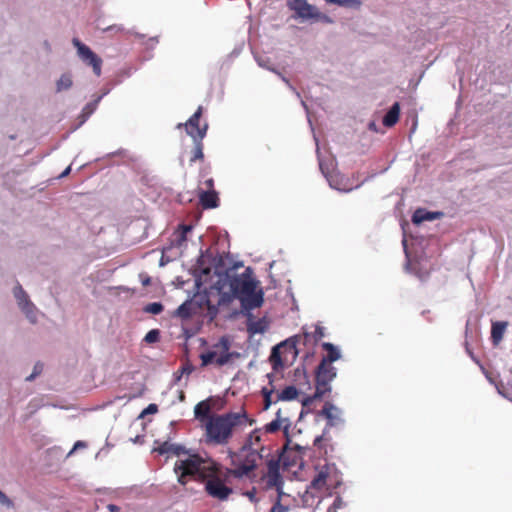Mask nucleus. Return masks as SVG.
Segmentation results:
<instances>
[{
  "label": "nucleus",
  "mask_w": 512,
  "mask_h": 512,
  "mask_svg": "<svg viewBox=\"0 0 512 512\" xmlns=\"http://www.w3.org/2000/svg\"><path fill=\"white\" fill-rule=\"evenodd\" d=\"M264 458L259 452L249 451L243 447L232 455V469L228 473L235 478H249L256 470L258 463Z\"/></svg>",
  "instance_id": "6"
},
{
  "label": "nucleus",
  "mask_w": 512,
  "mask_h": 512,
  "mask_svg": "<svg viewBox=\"0 0 512 512\" xmlns=\"http://www.w3.org/2000/svg\"><path fill=\"white\" fill-rule=\"evenodd\" d=\"M0 503L7 507H13V502L1 490H0Z\"/></svg>",
  "instance_id": "41"
},
{
  "label": "nucleus",
  "mask_w": 512,
  "mask_h": 512,
  "mask_svg": "<svg viewBox=\"0 0 512 512\" xmlns=\"http://www.w3.org/2000/svg\"><path fill=\"white\" fill-rule=\"evenodd\" d=\"M343 506H345V503L342 501V499L339 496H337L335 498L333 504L329 508L328 512H337V509H340Z\"/></svg>",
  "instance_id": "37"
},
{
  "label": "nucleus",
  "mask_w": 512,
  "mask_h": 512,
  "mask_svg": "<svg viewBox=\"0 0 512 512\" xmlns=\"http://www.w3.org/2000/svg\"><path fill=\"white\" fill-rule=\"evenodd\" d=\"M353 4H354V8H355V7H357V6H359V5H360V2H358V1L354 0V1H353Z\"/></svg>",
  "instance_id": "51"
},
{
  "label": "nucleus",
  "mask_w": 512,
  "mask_h": 512,
  "mask_svg": "<svg viewBox=\"0 0 512 512\" xmlns=\"http://www.w3.org/2000/svg\"><path fill=\"white\" fill-rule=\"evenodd\" d=\"M400 104L399 102H395L389 111L383 117V125L385 127H393L398 121L400 117Z\"/></svg>",
  "instance_id": "23"
},
{
  "label": "nucleus",
  "mask_w": 512,
  "mask_h": 512,
  "mask_svg": "<svg viewBox=\"0 0 512 512\" xmlns=\"http://www.w3.org/2000/svg\"><path fill=\"white\" fill-rule=\"evenodd\" d=\"M43 370V364L38 362L34 365L33 373L26 377L27 381H32L37 375H39Z\"/></svg>",
  "instance_id": "36"
},
{
  "label": "nucleus",
  "mask_w": 512,
  "mask_h": 512,
  "mask_svg": "<svg viewBox=\"0 0 512 512\" xmlns=\"http://www.w3.org/2000/svg\"><path fill=\"white\" fill-rule=\"evenodd\" d=\"M327 3H335L343 6H349L352 0H325Z\"/></svg>",
  "instance_id": "42"
},
{
  "label": "nucleus",
  "mask_w": 512,
  "mask_h": 512,
  "mask_svg": "<svg viewBox=\"0 0 512 512\" xmlns=\"http://www.w3.org/2000/svg\"><path fill=\"white\" fill-rule=\"evenodd\" d=\"M295 13L299 18L304 20L314 19L317 21L330 22L326 15L319 12L315 6L309 4L308 2L304 3L302 7H299L298 11Z\"/></svg>",
  "instance_id": "14"
},
{
  "label": "nucleus",
  "mask_w": 512,
  "mask_h": 512,
  "mask_svg": "<svg viewBox=\"0 0 512 512\" xmlns=\"http://www.w3.org/2000/svg\"><path fill=\"white\" fill-rule=\"evenodd\" d=\"M81 445H82V443H81V442H77V443L75 444V448H76V447H81Z\"/></svg>",
  "instance_id": "52"
},
{
  "label": "nucleus",
  "mask_w": 512,
  "mask_h": 512,
  "mask_svg": "<svg viewBox=\"0 0 512 512\" xmlns=\"http://www.w3.org/2000/svg\"><path fill=\"white\" fill-rule=\"evenodd\" d=\"M143 286H149L151 284V278L149 276H145L141 280Z\"/></svg>",
  "instance_id": "47"
},
{
  "label": "nucleus",
  "mask_w": 512,
  "mask_h": 512,
  "mask_svg": "<svg viewBox=\"0 0 512 512\" xmlns=\"http://www.w3.org/2000/svg\"><path fill=\"white\" fill-rule=\"evenodd\" d=\"M247 315V331L251 335L264 333L268 328V322L265 318L255 320L251 311H243Z\"/></svg>",
  "instance_id": "16"
},
{
  "label": "nucleus",
  "mask_w": 512,
  "mask_h": 512,
  "mask_svg": "<svg viewBox=\"0 0 512 512\" xmlns=\"http://www.w3.org/2000/svg\"><path fill=\"white\" fill-rule=\"evenodd\" d=\"M211 411L210 403L206 401L199 402L194 408V414L197 419L203 420L207 418L209 420Z\"/></svg>",
  "instance_id": "26"
},
{
  "label": "nucleus",
  "mask_w": 512,
  "mask_h": 512,
  "mask_svg": "<svg viewBox=\"0 0 512 512\" xmlns=\"http://www.w3.org/2000/svg\"><path fill=\"white\" fill-rule=\"evenodd\" d=\"M107 509L109 510V512H121L120 507L115 504H109L107 506Z\"/></svg>",
  "instance_id": "45"
},
{
  "label": "nucleus",
  "mask_w": 512,
  "mask_h": 512,
  "mask_svg": "<svg viewBox=\"0 0 512 512\" xmlns=\"http://www.w3.org/2000/svg\"><path fill=\"white\" fill-rule=\"evenodd\" d=\"M288 508L281 505L280 500H278L270 509L269 512H287Z\"/></svg>",
  "instance_id": "40"
},
{
  "label": "nucleus",
  "mask_w": 512,
  "mask_h": 512,
  "mask_svg": "<svg viewBox=\"0 0 512 512\" xmlns=\"http://www.w3.org/2000/svg\"><path fill=\"white\" fill-rule=\"evenodd\" d=\"M270 384H272V381H270ZM261 393L263 395V404H264V407L263 409L264 410H267L269 409V407L275 403V399H273V393H274V387L273 385H271V388H268V387H263L262 390H261Z\"/></svg>",
  "instance_id": "30"
},
{
  "label": "nucleus",
  "mask_w": 512,
  "mask_h": 512,
  "mask_svg": "<svg viewBox=\"0 0 512 512\" xmlns=\"http://www.w3.org/2000/svg\"><path fill=\"white\" fill-rule=\"evenodd\" d=\"M72 43L77 49L79 58L87 66H91L93 73L99 77L102 72V59L96 53H94L90 47L83 44L78 38H73Z\"/></svg>",
  "instance_id": "10"
},
{
  "label": "nucleus",
  "mask_w": 512,
  "mask_h": 512,
  "mask_svg": "<svg viewBox=\"0 0 512 512\" xmlns=\"http://www.w3.org/2000/svg\"><path fill=\"white\" fill-rule=\"evenodd\" d=\"M158 410V407L156 404H150L144 411V413H156Z\"/></svg>",
  "instance_id": "43"
},
{
  "label": "nucleus",
  "mask_w": 512,
  "mask_h": 512,
  "mask_svg": "<svg viewBox=\"0 0 512 512\" xmlns=\"http://www.w3.org/2000/svg\"><path fill=\"white\" fill-rule=\"evenodd\" d=\"M306 0H290L288 1V7L293 11H298L299 7H302Z\"/></svg>",
  "instance_id": "38"
},
{
  "label": "nucleus",
  "mask_w": 512,
  "mask_h": 512,
  "mask_svg": "<svg viewBox=\"0 0 512 512\" xmlns=\"http://www.w3.org/2000/svg\"><path fill=\"white\" fill-rule=\"evenodd\" d=\"M208 476L202 483L205 484L206 493L219 501H226L233 493V489L226 485L227 474H224L218 463L211 468Z\"/></svg>",
  "instance_id": "7"
},
{
  "label": "nucleus",
  "mask_w": 512,
  "mask_h": 512,
  "mask_svg": "<svg viewBox=\"0 0 512 512\" xmlns=\"http://www.w3.org/2000/svg\"><path fill=\"white\" fill-rule=\"evenodd\" d=\"M443 216V212L436 211L431 212L424 208H418L412 215V222L414 224H421L425 221H433L440 219Z\"/></svg>",
  "instance_id": "18"
},
{
  "label": "nucleus",
  "mask_w": 512,
  "mask_h": 512,
  "mask_svg": "<svg viewBox=\"0 0 512 512\" xmlns=\"http://www.w3.org/2000/svg\"><path fill=\"white\" fill-rule=\"evenodd\" d=\"M231 343L226 336H223L215 343L211 350L200 355L201 365L208 366L215 364L217 366L226 365L233 357H238L237 352H230Z\"/></svg>",
  "instance_id": "8"
},
{
  "label": "nucleus",
  "mask_w": 512,
  "mask_h": 512,
  "mask_svg": "<svg viewBox=\"0 0 512 512\" xmlns=\"http://www.w3.org/2000/svg\"><path fill=\"white\" fill-rule=\"evenodd\" d=\"M321 414L329 421L330 425H335L341 420V410L333 404L326 402L322 408Z\"/></svg>",
  "instance_id": "22"
},
{
  "label": "nucleus",
  "mask_w": 512,
  "mask_h": 512,
  "mask_svg": "<svg viewBox=\"0 0 512 512\" xmlns=\"http://www.w3.org/2000/svg\"><path fill=\"white\" fill-rule=\"evenodd\" d=\"M342 484V474L335 464L321 466L311 481V487L316 490H333Z\"/></svg>",
  "instance_id": "9"
},
{
  "label": "nucleus",
  "mask_w": 512,
  "mask_h": 512,
  "mask_svg": "<svg viewBox=\"0 0 512 512\" xmlns=\"http://www.w3.org/2000/svg\"><path fill=\"white\" fill-rule=\"evenodd\" d=\"M266 484L269 488L275 487L278 491L282 488L283 479L280 474V461L272 457L267 461V473L265 475Z\"/></svg>",
  "instance_id": "12"
},
{
  "label": "nucleus",
  "mask_w": 512,
  "mask_h": 512,
  "mask_svg": "<svg viewBox=\"0 0 512 512\" xmlns=\"http://www.w3.org/2000/svg\"><path fill=\"white\" fill-rule=\"evenodd\" d=\"M204 185L207 190H214V180L212 178L205 180Z\"/></svg>",
  "instance_id": "44"
},
{
  "label": "nucleus",
  "mask_w": 512,
  "mask_h": 512,
  "mask_svg": "<svg viewBox=\"0 0 512 512\" xmlns=\"http://www.w3.org/2000/svg\"><path fill=\"white\" fill-rule=\"evenodd\" d=\"M335 376L336 371L332 363L321 361L316 370V379H324L331 382Z\"/></svg>",
  "instance_id": "21"
},
{
  "label": "nucleus",
  "mask_w": 512,
  "mask_h": 512,
  "mask_svg": "<svg viewBox=\"0 0 512 512\" xmlns=\"http://www.w3.org/2000/svg\"><path fill=\"white\" fill-rule=\"evenodd\" d=\"M323 336H324L323 329L321 327H316L314 334L313 335L310 334L308 342L310 341L311 338H313V341L316 343L319 340H321L323 338Z\"/></svg>",
  "instance_id": "39"
},
{
  "label": "nucleus",
  "mask_w": 512,
  "mask_h": 512,
  "mask_svg": "<svg viewBox=\"0 0 512 512\" xmlns=\"http://www.w3.org/2000/svg\"><path fill=\"white\" fill-rule=\"evenodd\" d=\"M299 391L293 385L285 387L280 393L277 394L275 401H291L298 397Z\"/></svg>",
  "instance_id": "25"
},
{
  "label": "nucleus",
  "mask_w": 512,
  "mask_h": 512,
  "mask_svg": "<svg viewBox=\"0 0 512 512\" xmlns=\"http://www.w3.org/2000/svg\"><path fill=\"white\" fill-rule=\"evenodd\" d=\"M506 322H494L491 328V339L495 345L499 344L503 339L504 332L506 330Z\"/></svg>",
  "instance_id": "24"
},
{
  "label": "nucleus",
  "mask_w": 512,
  "mask_h": 512,
  "mask_svg": "<svg viewBox=\"0 0 512 512\" xmlns=\"http://www.w3.org/2000/svg\"><path fill=\"white\" fill-rule=\"evenodd\" d=\"M191 230H192L191 225H181L179 227L178 243L180 245L187 240V233H189Z\"/></svg>",
  "instance_id": "34"
},
{
  "label": "nucleus",
  "mask_w": 512,
  "mask_h": 512,
  "mask_svg": "<svg viewBox=\"0 0 512 512\" xmlns=\"http://www.w3.org/2000/svg\"><path fill=\"white\" fill-rule=\"evenodd\" d=\"M320 169L325 174L322 163H320Z\"/></svg>",
  "instance_id": "53"
},
{
  "label": "nucleus",
  "mask_w": 512,
  "mask_h": 512,
  "mask_svg": "<svg viewBox=\"0 0 512 512\" xmlns=\"http://www.w3.org/2000/svg\"><path fill=\"white\" fill-rule=\"evenodd\" d=\"M199 201L204 209L216 208L219 205L218 193L215 190L200 191Z\"/></svg>",
  "instance_id": "19"
},
{
  "label": "nucleus",
  "mask_w": 512,
  "mask_h": 512,
  "mask_svg": "<svg viewBox=\"0 0 512 512\" xmlns=\"http://www.w3.org/2000/svg\"><path fill=\"white\" fill-rule=\"evenodd\" d=\"M228 281L233 297L241 303L242 311H251L262 306L264 292L250 267L245 268L241 274L228 275Z\"/></svg>",
  "instance_id": "2"
},
{
  "label": "nucleus",
  "mask_w": 512,
  "mask_h": 512,
  "mask_svg": "<svg viewBox=\"0 0 512 512\" xmlns=\"http://www.w3.org/2000/svg\"><path fill=\"white\" fill-rule=\"evenodd\" d=\"M325 175L328 178L329 184L332 188L343 192H349L352 190V182L345 175L339 172L332 173L329 176L327 174Z\"/></svg>",
  "instance_id": "15"
},
{
  "label": "nucleus",
  "mask_w": 512,
  "mask_h": 512,
  "mask_svg": "<svg viewBox=\"0 0 512 512\" xmlns=\"http://www.w3.org/2000/svg\"><path fill=\"white\" fill-rule=\"evenodd\" d=\"M322 440H323L322 436L316 437L315 440H314V445L319 447L321 442H322Z\"/></svg>",
  "instance_id": "50"
},
{
  "label": "nucleus",
  "mask_w": 512,
  "mask_h": 512,
  "mask_svg": "<svg viewBox=\"0 0 512 512\" xmlns=\"http://www.w3.org/2000/svg\"><path fill=\"white\" fill-rule=\"evenodd\" d=\"M368 128H369V130H371L373 132H378L377 125L374 121H372L368 124Z\"/></svg>",
  "instance_id": "48"
},
{
  "label": "nucleus",
  "mask_w": 512,
  "mask_h": 512,
  "mask_svg": "<svg viewBox=\"0 0 512 512\" xmlns=\"http://www.w3.org/2000/svg\"><path fill=\"white\" fill-rule=\"evenodd\" d=\"M242 447L249 451L259 452V454L266 457L268 449L265 446L263 429L255 428L251 431L245 438Z\"/></svg>",
  "instance_id": "11"
},
{
  "label": "nucleus",
  "mask_w": 512,
  "mask_h": 512,
  "mask_svg": "<svg viewBox=\"0 0 512 512\" xmlns=\"http://www.w3.org/2000/svg\"><path fill=\"white\" fill-rule=\"evenodd\" d=\"M14 296L18 301L19 306L24 311L26 316L32 321H35L34 305L29 301L28 295L23 290L20 284H17L14 288Z\"/></svg>",
  "instance_id": "13"
},
{
  "label": "nucleus",
  "mask_w": 512,
  "mask_h": 512,
  "mask_svg": "<svg viewBox=\"0 0 512 512\" xmlns=\"http://www.w3.org/2000/svg\"><path fill=\"white\" fill-rule=\"evenodd\" d=\"M309 333L292 336L272 348L269 361L274 371L283 368L289 361L293 362L298 356V345H306Z\"/></svg>",
  "instance_id": "4"
},
{
  "label": "nucleus",
  "mask_w": 512,
  "mask_h": 512,
  "mask_svg": "<svg viewBox=\"0 0 512 512\" xmlns=\"http://www.w3.org/2000/svg\"><path fill=\"white\" fill-rule=\"evenodd\" d=\"M156 451L161 455H174L177 457H181L182 455L187 454L185 447L182 445L170 443L167 441L160 444L156 448Z\"/></svg>",
  "instance_id": "20"
},
{
  "label": "nucleus",
  "mask_w": 512,
  "mask_h": 512,
  "mask_svg": "<svg viewBox=\"0 0 512 512\" xmlns=\"http://www.w3.org/2000/svg\"><path fill=\"white\" fill-rule=\"evenodd\" d=\"M322 347L327 351V356L322 359V361H328V363H332L340 358V353L338 349L331 343H323Z\"/></svg>",
  "instance_id": "29"
},
{
  "label": "nucleus",
  "mask_w": 512,
  "mask_h": 512,
  "mask_svg": "<svg viewBox=\"0 0 512 512\" xmlns=\"http://www.w3.org/2000/svg\"><path fill=\"white\" fill-rule=\"evenodd\" d=\"M202 113L203 107L199 106L196 112L184 124L187 134L190 135L194 141V148L190 152L191 163L204 160V147L202 141L206 136L208 125L205 123L202 127H200L199 123L200 118L202 117Z\"/></svg>",
  "instance_id": "5"
},
{
  "label": "nucleus",
  "mask_w": 512,
  "mask_h": 512,
  "mask_svg": "<svg viewBox=\"0 0 512 512\" xmlns=\"http://www.w3.org/2000/svg\"><path fill=\"white\" fill-rule=\"evenodd\" d=\"M71 171V167L68 166L61 174H60V178H63V177H66Z\"/></svg>",
  "instance_id": "49"
},
{
  "label": "nucleus",
  "mask_w": 512,
  "mask_h": 512,
  "mask_svg": "<svg viewBox=\"0 0 512 512\" xmlns=\"http://www.w3.org/2000/svg\"><path fill=\"white\" fill-rule=\"evenodd\" d=\"M255 422L256 420L250 418L244 409L238 412L212 415L205 425L207 442L225 445L237 428L246 425L252 426Z\"/></svg>",
  "instance_id": "1"
},
{
  "label": "nucleus",
  "mask_w": 512,
  "mask_h": 512,
  "mask_svg": "<svg viewBox=\"0 0 512 512\" xmlns=\"http://www.w3.org/2000/svg\"><path fill=\"white\" fill-rule=\"evenodd\" d=\"M330 381L324 380V379H316V387H315V393L314 398H322L325 394L330 392Z\"/></svg>",
  "instance_id": "28"
},
{
  "label": "nucleus",
  "mask_w": 512,
  "mask_h": 512,
  "mask_svg": "<svg viewBox=\"0 0 512 512\" xmlns=\"http://www.w3.org/2000/svg\"><path fill=\"white\" fill-rule=\"evenodd\" d=\"M185 458H179L174 464V472L177 474L178 483L185 486L190 480L203 482L216 462L204 459L198 454H185Z\"/></svg>",
  "instance_id": "3"
},
{
  "label": "nucleus",
  "mask_w": 512,
  "mask_h": 512,
  "mask_svg": "<svg viewBox=\"0 0 512 512\" xmlns=\"http://www.w3.org/2000/svg\"><path fill=\"white\" fill-rule=\"evenodd\" d=\"M72 86V79L70 75L64 74L57 81V91L67 90Z\"/></svg>",
  "instance_id": "31"
},
{
  "label": "nucleus",
  "mask_w": 512,
  "mask_h": 512,
  "mask_svg": "<svg viewBox=\"0 0 512 512\" xmlns=\"http://www.w3.org/2000/svg\"><path fill=\"white\" fill-rule=\"evenodd\" d=\"M160 340V331L158 329L150 330L144 337V341L148 344L156 343Z\"/></svg>",
  "instance_id": "33"
},
{
  "label": "nucleus",
  "mask_w": 512,
  "mask_h": 512,
  "mask_svg": "<svg viewBox=\"0 0 512 512\" xmlns=\"http://www.w3.org/2000/svg\"><path fill=\"white\" fill-rule=\"evenodd\" d=\"M163 309H164V307H163V305L160 302H153V303L147 304L143 308V311L145 313H150V314H153V315H157V314H160L163 311Z\"/></svg>",
  "instance_id": "32"
},
{
  "label": "nucleus",
  "mask_w": 512,
  "mask_h": 512,
  "mask_svg": "<svg viewBox=\"0 0 512 512\" xmlns=\"http://www.w3.org/2000/svg\"><path fill=\"white\" fill-rule=\"evenodd\" d=\"M284 423H285V430H287L290 425L289 419L282 417L281 409H279L276 413V418L273 421H271L270 423H267L266 425L261 427L263 429V434L265 435L267 433H270V434L276 433L277 431H279L281 429V426Z\"/></svg>",
  "instance_id": "17"
},
{
  "label": "nucleus",
  "mask_w": 512,
  "mask_h": 512,
  "mask_svg": "<svg viewBox=\"0 0 512 512\" xmlns=\"http://www.w3.org/2000/svg\"><path fill=\"white\" fill-rule=\"evenodd\" d=\"M256 492H255V489H253L252 491H249L247 492V496L249 497V499L252 501V502H255L256 501Z\"/></svg>",
  "instance_id": "46"
},
{
  "label": "nucleus",
  "mask_w": 512,
  "mask_h": 512,
  "mask_svg": "<svg viewBox=\"0 0 512 512\" xmlns=\"http://www.w3.org/2000/svg\"><path fill=\"white\" fill-rule=\"evenodd\" d=\"M174 316L187 320L192 316V304L190 301L182 303L173 313Z\"/></svg>",
  "instance_id": "27"
},
{
  "label": "nucleus",
  "mask_w": 512,
  "mask_h": 512,
  "mask_svg": "<svg viewBox=\"0 0 512 512\" xmlns=\"http://www.w3.org/2000/svg\"><path fill=\"white\" fill-rule=\"evenodd\" d=\"M114 28H116V27H115V26H110V27L108 28V30H112V29H114Z\"/></svg>",
  "instance_id": "54"
},
{
  "label": "nucleus",
  "mask_w": 512,
  "mask_h": 512,
  "mask_svg": "<svg viewBox=\"0 0 512 512\" xmlns=\"http://www.w3.org/2000/svg\"><path fill=\"white\" fill-rule=\"evenodd\" d=\"M99 100H100V97L97 100L86 104V106L83 108V111H82V115L85 118L89 117L95 111Z\"/></svg>",
  "instance_id": "35"
}]
</instances>
